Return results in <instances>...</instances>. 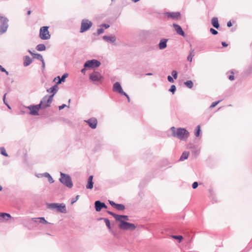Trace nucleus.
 I'll use <instances>...</instances> for the list:
<instances>
[{
    "label": "nucleus",
    "mask_w": 252,
    "mask_h": 252,
    "mask_svg": "<svg viewBox=\"0 0 252 252\" xmlns=\"http://www.w3.org/2000/svg\"><path fill=\"white\" fill-rule=\"evenodd\" d=\"M32 220L34 222H38V221H37V220H38V218H32Z\"/></svg>",
    "instance_id": "obj_50"
},
{
    "label": "nucleus",
    "mask_w": 252,
    "mask_h": 252,
    "mask_svg": "<svg viewBox=\"0 0 252 252\" xmlns=\"http://www.w3.org/2000/svg\"><path fill=\"white\" fill-rule=\"evenodd\" d=\"M85 71H86V69L85 68H83L81 70V72L83 73H85Z\"/></svg>",
    "instance_id": "obj_54"
},
{
    "label": "nucleus",
    "mask_w": 252,
    "mask_h": 252,
    "mask_svg": "<svg viewBox=\"0 0 252 252\" xmlns=\"http://www.w3.org/2000/svg\"><path fill=\"white\" fill-rule=\"evenodd\" d=\"M229 79L231 81L233 80L234 79V75H230L229 77Z\"/></svg>",
    "instance_id": "obj_46"
},
{
    "label": "nucleus",
    "mask_w": 252,
    "mask_h": 252,
    "mask_svg": "<svg viewBox=\"0 0 252 252\" xmlns=\"http://www.w3.org/2000/svg\"><path fill=\"white\" fill-rule=\"evenodd\" d=\"M173 26L176 32L178 34L181 35L183 36H185V33L183 31L182 28L179 25L174 24Z\"/></svg>",
    "instance_id": "obj_16"
},
{
    "label": "nucleus",
    "mask_w": 252,
    "mask_h": 252,
    "mask_svg": "<svg viewBox=\"0 0 252 252\" xmlns=\"http://www.w3.org/2000/svg\"><path fill=\"white\" fill-rule=\"evenodd\" d=\"M119 227L122 230H133L135 229L136 226L133 223L121 221L119 224Z\"/></svg>",
    "instance_id": "obj_6"
},
{
    "label": "nucleus",
    "mask_w": 252,
    "mask_h": 252,
    "mask_svg": "<svg viewBox=\"0 0 252 252\" xmlns=\"http://www.w3.org/2000/svg\"><path fill=\"white\" fill-rule=\"evenodd\" d=\"M198 184L197 182H194L192 185V188L193 189H196L198 187Z\"/></svg>",
    "instance_id": "obj_41"
},
{
    "label": "nucleus",
    "mask_w": 252,
    "mask_h": 252,
    "mask_svg": "<svg viewBox=\"0 0 252 252\" xmlns=\"http://www.w3.org/2000/svg\"><path fill=\"white\" fill-rule=\"evenodd\" d=\"M176 91V87L175 85H173L171 86L170 89H169V91L172 92L173 94L175 93Z\"/></svg>",
    "instance_id": "obj_37"
},
{
    "label": "nucleus",
    "mask_w": 252,
    "mask_h": 252,
    "mask_svg": "<svg viewBox=\"0 0 252 252\" xmlns=\"http://www.w3.org/2000/svg\"><path fill=\"white\" fill-rule=\"evenodd\" d=\"M86 122L88 123L89 126L92 128H95L96 127L97 124V121L95 118H92L90 119H89L87 121H86Z\"/></svg>",
    "instance_id": "obj_13"
},
{
    "label": "nucleus",
    "mask_w": 252,
    "mask_h": 252,
    "mask_svg": "<svg viewBox=\"0 0 252 252\" xmlns=\"http://www.w3.org/2000/svg\"><path fill=\"white\" fill-rule=\"evenodd\" d=\"M189 155V153L187 152H184L183 153L182 156H181V158H180V160L181 161L184 160L185 159H186L188 158Z\"/></svg>",
    "instance_id": "obj_27"
},
{
    "label": "nucleus",
    "mask_w": 252,
    "mask_h": 252,
    "mask_svg": "<svg viewBox=\"0 0 252 252\" xmlns=\"http://www.w3.org/2000/svg\"><path fill=\"white\" fill-rule=\"evenodd\" d=\"M24 65L25 66H27L30 65L32 62V59H31L30 57H29L28 56L25 57L24 59Z\"/></svg>",
    "instance_id": "obj_21"
},
{
    "label": "nucleus",
    "mask_w": 252,
    "mask_h": 252,
    "mask_svg": "<svg viewBox=\"0 0 252 252\" xmlns=\"http://www.w3.org/2000/svg\"><path fill=\"white\" fill-rule=\"evenodd\" d=\"M171 129L173 136L180 140H186L189 137V133L185 128L180 127L176 129L174 127H172Z\"/></svg>",
    "instance_id": "obj_2"
},
{
    "label": "nucleus",
    "mask_w": 252,
    "mask_h": 252,
    "mask_svg": "<svg viewBox=\"0 0 252 252\" xmlns=\"http://www.w3.org/2000/svg\"><path fill=\"white\" fill-rule=\"evenodd\" d=\"M104 32L103 29L100 28L97 30V32L98 34H100L101 33H103Z\"/></svg>",
    "instance_id": "obj_44"
},
{
    "label": "nucleus",
    "mask_w": 252,
    "mask_h": 252,
    "mask_svg": "<svg viewBox=\"0 0 252 252\" xmlns=\"http://www.w3.org/2000/svg\"><path fill=\"white\" fill-rule=\"evenodd\" d=\"M219 101L213 102L212 103V104L211 105L210 107L213 108V107H215L219 103Z\"/></svg>",
    "instance_id": "obj_43"
},
{
    "label": "nucleus",
    "mask_w": 252,
    "mask_h": 252,
    "mask_svg": "<svg viewBox=\"0 0 252 252\" xmlns=\"http://www.w3.org/2000/svg\"><path fill=\"white\" fill-rule=\"evenodd\" d=\"M110 204L118 210L123 211L125 209V207L123 204H117L112 201H109Z\"/></svg>",
    "instance_id": "obj_15"
},
{
    "label": "nucleus",
    "mask_w": 252,
    "mask_h": 252,
    "mask_svg": "<svg viewBox=\"0 0 252 252\" xmlns=\"http://www.w3.org/2000/svg\"><path fill=\"white\" fill-rule=\"evenodd\" d=\"M171 237H172L173 238H174L175 239L178 240L179 242H180L183 239V237L181 235H179V236L172 235Z\"/></svg>",
    "instance_id": "obj_33"
},
{
    "label": "nucleus",
    "mask_w": 252,
    "mask_h": 252,
    "mask_svg": "<svg viewBox=\"0 0 252 252\" xmlns=\"http://www.w3.org/2000/svg\"><path fill=\"white\" fill-rule=\"evenodd\" d=\"M100 65V63L95 60H89L86 62L84 64L85 67L94 68L98 67Z\"/></svg>",
    "instance_id": "obj_9"
},
{
    "label": "nucleus",
    "mask_w": 252,
    "mask_h": 252,
    "mask_svg": "<svg viewBox=\"0 0 252 252\" xmlns=\"http://www.w3.org/2000/svg\"><path fill=\"white\" fill-rule=\"evenodd\" d=\"M42 63V66L43 68L45 67V62L44 61V60L43 59L42 61H41Z\"/></svg>",
    "instance_id": "obj_52"
},
{
    "label": "nucleus",
    "mask_w": 252,
    "mask_h": 252,
    "mask_svg": "<svg viewBox=\"0 0 252 252\" xmlns=\"http://www.w3.org/2000/svg\"><path fill=\"white\" fill-rule=\"evenodd\" d=\"M0 217L3 219V220H8L11 218L9 214L0 212Z\"/></svg>",
    "instance_id": "obj_19"
},
{
    "label": "nucleus",
    "mask_w": 252,
    "mask_h": 252,
    "mask_svg": "<svg viewBox=\"0 0 252 252\" xmlns=\"http://www.w3.org/2000/svg\"><path fill=\"white\" fill-rule=\"evenodd\" d=\"M151 74H152L151 73L147 74V75H151Z\"/></svg>",
    "instance_id": "obj_59"
},
{
    "label": "nucleus",
    "mask_w": 252,
    "mask_h": 252,
    "mask_svg": "<svg viewBox=\"0 0 252 252\" xmlns=\"http://www.w3.org/2000/svg\"><path fill=\"white\" fill-rule=\"evenodd\" d=\"M31 10H29V11H28L27 14H28V15H30L31 14Z\"/></svg>",
    "instance_id": "obj_53"
},
{
    "label": "nucleus",
    "mask_w": 252,
    "mask_h": 252,
    "mask_svg": "<svg viewBox=\"0 0 252 252\" xmlns=\"http://www.w3.org/2000/svg\"><path fill=\"white\" fill-rule=\"evenodd\" d=\"M101 26L104 27L105 29H107L109 27V25L107 24H103Z\"/></svg>",
    "instance_id": "obj_47"
},
{
    "label": "nucleus",
    "mask_w": 252,
    "mask_h": 252,
    "mask_svg": "<svg viewBox=\"0 0 252 252\" xmlns=\"http://www.w3.org/2000/svg\"><path fill=\"white\" fill-rule=\"evenodd\" d=\"M104 220L105 221V224H106V226H107V227L109 229H111V224H110V222L109 220L107 219H104Z\"/></svg>",
    "instance_id": "obj_35"
},
{
    "label": "nucleus",
    "mask_w": 252,
    "mask_h": 252,
    "mask_svg": "<svg viewBox=\"0 0 252 252\" xmlns=\"http://www.w3.org/2000/svg\"><path fill=\"white\" fill-rule=\"evenodd\" d=\"M29 52L31 55L33 56V58L37 59L41 61L43 59L42 56L40 54H34L30 51H29Z\"/></svg>",
    "instance_id": "obj_24"
},
{
    "label": "nucleus",
    "mask_w": 252,
    "mask_h": 252,
    "mask_svg": "<svg viewBox=\"0 0 252 252\" xmlns=\"http://www.w3.org/2000/svg\"><path fill=\"white\" fill-rule=\"evenodd\" d=\"M168 18H171L173 19L178 20L180 18V14L179 12H171L166 13Z\"/></svg>",
    "instance_id": "obj_14"
},
{
    "label": "nucleus",
    "mask_w": 252,
    "mask_h": 252,
    "mask_svg": "<svg viewBox=\"0 0 252 252\" xmlns=\"http://www.w3.org/2000/svg\"><path fill=\"white\" fill-rule=\"evenodd\" d=\"M0 71L4 72L6 75H8V72L1 65H0Z\"/></svg>",
    "instance_id": "obj_40"
},
{
    "label": "nucleus",
    "mask_w": 252,
    "mask_h": 252,
    "mask_svg": "<svg viewBox=\"0 0 252 252\" xmlns=\"http://www.w3.org/2000/svg\"><path fill=\"white\" fill-rule=\"evenodd\" d=\"M167 40L162 39L160 41L159 44V47L160 49H163L166 47Z\"/></svg>",
    "instance_id": "obj_25"
},
{
    "label": "nucleus",
    "mask_w": 252,
    "mask_h": 252,
    "mask_svg": "<svg viewBox=\"0 0 252 252\" xmlns=\"http://www.w3.org/2000/svg\"><path fill=\"white\" fill-rule=\"evenodd\" d=\"M0 153L5 157H8V155L6 152L5 149L4 147L0 148Z\"/></svg>",
    "instance_id": "obj_32"
},
{
    "label": "nucleus",
    "mask_w": 252,
    "mask_h": 252,
    "mask_svg": "<svg viewBox=\"0 0 252 252\" xmlns=\"http://www.w3.org/2000/svg\"><path fill=\"white\" fill-rule=\"evenodd\" d=\"M58 88V87L57 85H56L54 87H51V88H49V89H48L47 90V91L48 93H53V94L52 95H53V96H54V94L56 93V92L57 91Z\"/></svg>",
    "instance_id": "obj_22"
},
{
    "label": "nucleus",
    "mask_w": 252,
    "mask_h": 252,
    "mask_svg": "<svg viewBox=\"0 0 252 252\" xmlns=\"http://www.w3.org/2000/svg\"><path fill=\"white\" fill-rule=\"evenodd\" d=\"M66 105L65 104H63L62 105L59 106V110H62L65 107Z\"/></svg>",
    "instance_id": "obj_48"
},
{
    "label": "nucleus",
    "mask_w": 252,
    "mask_h": 252,
    "mask_svg": "<svg viewBox=\"0 0 252 252\" xmlns=\"http://www.w3.org/2000/svg\"><path fill=\"white\" fill-rule=\"evenodd\" d=\"M172 75L174 78V79H176L177 78V72L175 70H173L172 72Z\"/></svg>",
    "instance_id": "obj_38"
},
{
    "label": "nucleus",
    "mask_w": 252,
    "mask_h": 252,
    "mask_svg": "<svg viewBox=\"0 0 252 252\" xmlns=\"http://www.w3.org/2000/svg\"><path fill=\"white\" fill-rule=\"evenodd\" d=\"M185 84L186 85V86L187 87H188L189 88H190V89L192 88L193 87V83L190 80H188V81H186L185 83Z\"/></svg>",
    "instance_id": "obj_31"
},
{
    "label": "nucleus",
    "mask_w": 252,
    "mask_h": 252,
    "mask_svg": "<svg viewBox=\"0 0 252 252\" xmlns=\"http://www.w3.org/2000/svg\"><path fill=\"white\" fill-rule=\"evenodd\" d=\"M61 178L60 180L61 183L68 188H71L73 186L71 178L68 175L63 173H61Z\"/></svg>",
    "instance_id": "obj_7"
},
{
    "label": "nucleus",
    "mask_w": 252,
    "mask_h": 252,
    "mask_svg": "<svg viewBox=\"0 0 252 252\" xmlns=\"http://www.w3.org/2000/svg\"><path fill=\"white\" fill-rule=\"evenodd\" d=\"M2 190V187L0 186V191H1Z\"/></svg>",
    "instance_id": "obj_57"
},
{
    "label": "nucleus",
    "mask_w": 252,
    "mask_h": 252,
    "mask_svg": "<svg viewBox=\"0 0 252 252\" xmlns=\"http://www.w3.org/2000/svg\"><path fill=\"white\" fill-rule=\"evenodd\" d=\"M53 98V95H46L42 98L39 104L28 107V108L30 110V114L32 115H38V112L40 109L45 108L50 105Z\"/></svg>",
    "instance_id": "obj_1"
},
{
    "label": "nucleus",
    "mask_w": 252,
    "mask_h": 252,
    "mask_svg": "<svg viewBox=\"0 0 252 252\" xmlns=\"http://www.w3.org/2000/svg\"><path fill=\"white\" fill-rule=\"evenodd\" d=\"M113 91L114 92H118L119 93L125 95L127 98L128 100L129 101V98L128 95L123 91L121 86L119 83L116 82L114 84Z\"/></svg>",
    "instance_id": "obj_10"
},
{
    "label": "nucleus",
    "mask_w": 252,
    "mask_h": 252,
    "mask_svg": "<svg viewBox=\"0 0 252 252\" xmlns=\"http://www.w3.org/2000/svg\"><path fill=\"white\" fill-rule=\"evenodd\" d=\"M227 25L228 27H230L232 26V23H231L230 21H229L227 23Z\"/></svg>",
    "instance_id": "obj_51"
},
{
    "label": "nucleus",
    "mask_w": 252,
    "mask_h": 252,
    "mask_svg": "<svg viewBox=\"0 0 252 252\" xmlns=\"http://www.w3.org/2000/svg\"><path fill=\"white\" fill-rule=\"evenodd\" d=\"M221 44L223 46V47H227V44H226L225 42H221Z\"/></svg>",
    "instance_id": "obj_49"
},
{
    "label": "nucleus",
    "mask_w": 252,
    "mask_h": 252,
    "mask_svg": "<svg viewBox=\"0 0 252 252\" xmlns=\"http://www.w3.org/2000/svg\"><path fill=\"white\" fill-rule=\"evenodd\" d=\"M194 56V50L191 49L189 52V55L188 57V61L189 62H192V58Z\"/></svg>",
    "instance_id": "obj_28"
},
{
    "label": "nucleus",
    "mask_w": 252,
    "mask_h": 252,
    "mask_svg": "<svg viewBox=\"0 0 252 252\" xmlns=\"http://www.w3.org/2000/svg\"><path fill=\"white\" fill-rule=\"evenodd\" d=\"M38 222L41 223L46 224L47 223V221L45 220L44 218H38Z\"/></svg>",
    "instance_id": "obj_34"
},
{
    "label": "nucleus",
    "mask_w": 252,
    "mask_h": 252,
    "mask_svg": "<svg viewBox=\"0 0 252 252\" xmlns=\"http://www.w3.org/2000/svg\"><path fill=\"white\" fill-rule=\"evenodd\" d=\"M167 78H168V80L170 82L173 83L174 82L173 79L172 78V77L171 76H168Z\"/></svg>",
    "instance_id": "obj_45"
},
{
    "label": "nucleus",
    "mask_w": 252,
    "mask_h": 252,
    "mask_svg": "<svg viewBox=\"0 0 252 252\" xmlns=\"http://www.w3.org/2000/svg\"><path fill=\"white\" fill-rule=\"evenodd\" d=\"M107 213L112 215L117 221H119V222H121V221H126L129 220L128 217L127 216L117 215L110 211H107Z\"/></svg>",
    "instance_id": "obj_11"
},
{
    "label": "nucleus",
    "mask_w": 252,
    "mask_h": 252,
    "mask_svg": "<svg viewBox=\"0 0 252 252\" xmlns=\"http://www.w3.org/2000/svg\"><path fill=\"white\" fill-rule=\"evenodd\" d=\"M210 31L213 34L216 35L218 34V32L213 28H211Z\"/></svg>",
    "instance_id": "obj_39"
},
{
    "label": "nucleus",
    "mask_w": 252,
    "mask_h": 252,
    "mask_svg": "<svg viewBox=\"0 0 252 252\" xmlns=\"http://www.w3.org/2000/svg\"><path fill=\"white\" fill-rule=\"evenodd\" d=\"M93 176H90L88 179V183L86 185V188L88 189H92L93 188L94 183L93 182Z\"/></svg>",
    "instance_id": "obj_18"
},
{
    "label": "nucleus",
    "mask_w": 252,
    "mask_h": 252,
    "mask_svg": "<svg viewBox=\"0 0 252 252\" xmlns=\"http://www.w3.org/2000/svg\"><path fill=\"white\" fill-rule=\"evenodd\" d=\"M79 198V195H77L76 196V198L75 199H73L72 200H71V204H73L74 203H75Z\"/></svg>",
    "instance_id": "obj_42"
},
{
    "label": "nucleus",
    "mask_w": 252,
    "mask_h": 252,
    "mask_svg": "<svg viewBox=\"0 0 252 252\" xmlns=\"http://www.w3.org/2000/svg\"><path fill=\"white\" fill-rule=\"evenodd\" d=\"M49 27L44 26L39 30V37L42 40H48L50 38L51 35L48 31Z\"/></svg>",
    "instance_id": "obj_4"
},
{
    "label": "nucleus",
    "mask_w": 252,
    "mask_h": 252,
    "mask_svg": "<svg viewBox=\"0 0 252 252\" xmlns=\"http://www.w3.org/2000/svg\"><path fill=\"white\" fill-rule=\"evenodd\" d=\"M44 176L48 178V181L50 183H53L54 182L53 179L49 173H45Z\"/></svg>",
    "instance_id": "obj_30"
},
{
    "label": "nucleus",
    "mask_w": 252,
    "mask_h": 252,
    "mask_svg": "<svg viewBox=\"0 0 252 252\" xmlns=\"http://www.w3.org/2000/svg\"><path fill=\"white\" fill-rule=\"evenodd\" d=\"M66 77H67V74H64V75L62 76V78H61V79L60 78V77H59V76H58L57 78H55L54 79V81H56V80L58 79V81L57 82V84H60L62 82H64V80H65V78H66Z\"/></svg>",
    "instance_id": "obj_26"
},
{
    "label": "nucleus",
    "mask_w": 252,
    "mask_h": 252,
    "mask_svg": "<svg viewBox=\"0 0 252 252\" xmlns=\"http://www.w3.org/2000/svg\"><path fill=\"white\" fill-rule=\"evenodd\" d=\"M95 210L97 212H99L102 208V206H104V203H102L99 201H96L95 202Z\"/></svg>",
    "instance_id": "obj_17"
},
{
    "label": "nucleus",
    "mask_w": 252,
    "mask_h": 252,
    "mask_svg": "<svg viewBox=\"0 0 252 252\" xmlns=\"http://www.w3.org/2000/svg\"><path fill=\"white\" fill-rule=\"evenodd\" d=\"M8 19L3 15L0 14V34L4 33L8 28Z\"/></svg>",
    "instance_id": "obj_3"
},
{
    "label": "nucleus",
    "mask_w": 252,
    "mask_h": 252,
    "mask_svg": "<svg viewBox=\"0 0 252 252\" xmlns=\"http://www.w3.org/2000/svg\"><path fill=\"white\" fill-rule=\"evenodd\" d=\"M103 38L107 41L111 42H114L116 41V37L114 36H104Z\"/></svg>",
    "instance_id": "obj_23"
},
{
    "label": "nucleus",
    "mask_w": 252,
    "mask_h": 252,
    "mask_svg": "<svg viewBox=\"0 0 252 252\" xmlns=\"http://www.w3.org/2000/svg\"><path fill=\"white\" fill-rule=\"evenodd\" d=\"M36 50L39 51H42L45 50L46 47H45L44 44H38L36 46Z\"/></svg>",
    "instance_id": "obj_29"
},
{
    "label": "nucleus",
    "mask_w": 252,
    "mask_h": 252,
    "mask_svg": "<svg viewBox=\"0 0 252 252\" xmlns=\"http://www.w3.org/2000/svg\"><path fill=\"white\" fill-rule=\"evenodd\" d=\"M200 126H197V131H196V132L195 133V135L196 136L198 137L199 136V134H200Z\"/></svg>",
    "instance_id": "obj_36"
},
{
    "label": "nucleus",
    "mask_w": 252,
    "mask_h": 252,
    "mask_svg": "<svg viewBox=\"0 0 252 252\" xmlns=\"http://www.w3.org/2000/svg\"><path fill=\"white\" fill-rule=\"evenodd\" d=\"M90 79L93 82H99L101 80L102 77L98 72H94L90 75Z\"/></svg>",
    "instance_id": "obj_12"
},
{
    "label": "nucleus",
    "mask_w": 252,
    "mask_h": 252,
    "mask_svg": "<svg viewBox=\"0 0 252 252\" xmlns=\"http://www.w3.org/2000/svg\"><path fill=\"white\" fill-rule=\"evenodd\" d=\"M212 24L214 27L218 29L219 28L218 19L216 17L213 18L212 19Z\"/></svg>",
    "instance_id": "obj_20"
},
{
    "label": "nucleus",
    "mask_w": 252,
    "mask_h": 252,
    "mask_svg": "<svg viewBox=\"0 0 252 252\" xmlns=\"http://www.w3.org/2000/svg\"><path fill=\"white\" fill-rule=\"evenodd\" d=\"M48 208L50 209H56L57 211L61 213H66L65 204L62 203H51L48 204Z\"/></svg>",
    "instance_id": "obj_5"
},
{
    "label": "nucleus",
    "mask_w": 252,
    "mask_h": 252,
    "mask_svg": "<svg viewBox=\"0 0 252 252\" xmlns=\"http://www.w3.org/2000/svg\"><path fill=\"white\" fill-rule=\"evenodd\" d=\"M107 208V206H106V205L105 204H104V206H102V208Z\"/></svg>",
    "instance_id": "obj_56"
},
{
    "label": "nucleus",
    "mask_w": 252,
    "mask_h": 252,
    "mask_svg": "<svg viewBox=\"0 0 252 252\" xmlns=\"http://www.w3.org/2000/svg\"><path fill=\"white\" fill-rule=\"evenodd\" d=\"M5 96H6V94H4V97H3V101H4V102H5Z\"/></svg>",
    "instance_id": "obj_55"
},
{
    "label": "nucleus",
    "mask_w": 252,
    "mask_h": 252,
    "mask_svg": "<svg viewBox=\"0 0 252 252\" xmlns=\"http://www.w3.org/2000/svg\"><path fill=\"white\" fill-rule=\"evenodd\" d=\"M92 22L89 20H82L81 25L80 32L82 33L88 30L92 26Z\"/></svg>",
    "instance_id": "obj_8"
},
{
    "label": "nucleus",
    "mask_w": 252,
    "mask_h": 252,
    "mask_svg": "<svg viewBox=\"0 0 252 252\" xmlns=\"http://www.w3.org/2000/svg\"><path fill=\"white\" fill-rule=\"evenodd\" d=\"M47 100H46V101H45V102L44 103V104H47Z\"/></svg>",
    "instance_id": "obj_58"
}]
</instances>
